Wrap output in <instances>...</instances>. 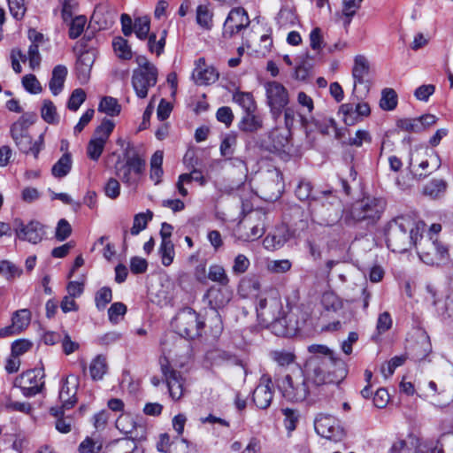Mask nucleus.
<instances>
[{
    "mask_svg": "<svg viewBox=\"0 0 453 453\" xmlns=\"http://www.w3.org/2000/svg\"><path fill=\"white\" fill-rule=\"evenodd\" d=\"M441 228H398L393 235L395 242H400L399 251L416 246L420 260L428 265H439L449 260L448 248L439 241Z\"/></svg>",
    "mask_w": 453,
    "mask_h": 453,
    "instance_id": "obj_1",
    "label": "nucleus"
},
{
    "mask_svg": "<svg viewBox=\"0 0 453 453\" xmlns=\"http://www.w3.org/2000/svg\"><path fill=\"white\" fill-rule=\"evenodd\" d=\"M311 357L305 362L304 377L312 385L337 384L346 374L344 362L323 344H311L307 348Z\"/></svg>",
    "mask_w": 453,
    "mask_h": 453,
    "instance_id": "obj_2",
    "label": "nucleus"
},
{
    "mask_svg": "<svg viewBox=\"0 0 453 453\" xmlns=\"http://www.w3.org/2000/svg\"><path fill=\"white\" fill-rule=\"evenodd\" d=\"M313 186L306 179H301L295 189V195L300 201H309L307 211L302 210L299 206H295L292 211L294 217L297 219L296 224L302 225H328L332 220V212L336 211L332 202L324 197L312 196Z\"/></svg>",
    "mask_w": 453,
    "mask_h": 453,
    "instance_id": "obj_3",
    "label": "nucleus"
},
{
    "mask_svg": "<svg viewBox=\"0 0 453 453\" xmlns=\"http://www.w3.org/2000/svg\"><path fill=\"white\" fill-rule=\"evenodd\" d=\"M259 321L266 326H272L277 334L290 335L299 331L304 321L293 320L294 314H286L280 297L276 292L261 296L256 305Z\"/></svg>",
    "mask_w": 453,
    "mask_h": 453,
    "instance_id": "obj_4",
    "label": "nucleus"
},
{
    "mask_svg": "<svg viewBox=\"0 0 453 453\" xmlns=\"http://www.w3.org/2000/svg\"><path fill=\"white\" fill-rule=\"evenodd\" d=\"M145 166V160L134 153L127 157L125 163H118L115 172L127 187L135 189L143 177Z\"/></svg>",
    "mask_w": 453,
    "mask_h": 453,
    "instance_id": "obj_5",
    "label": "nucleus"
},
{
    "mask_svg": "<svg viewBox=\"0 0 453 453\" xmlns=\"http://www.w3.org/2000/svg\"><path fill=\"white\" fill-rule=\"evenodd\" d=\"M178 334L183 338L194 339L201 334L203 321L191 308H184L180 311L172 322Z\"/></svg>",
    "mask_w": 453,
    "mask_h": 453,
    "instance_id": "obj_6",
    "label": "nucleus"
},
{
    "mask_svg": "<svg viewBox=\"0 0 453 453\" xmlns=\"http://www.w3.org/2000/svg\"><path fill=\"white\" fill-rule=\"evenodd\" d=\"M278 387L286 399L294 402L305 400L310 393L309 381L301 370L295 377L287 374L279 381Z\"/></svg>",
    "mask_w": 453,
    "mask_h": 453,
    "instance_id": "obj_7",
    "label": "nucleus"
},
{
    "mask_svg": "<svg viewBox=\"0 0 453 453\" xmlns=\"http://www.w3.org/2000/svg\"><path fill=\"white\" fill-rule=\"evenodd\" d=\"M160 369L170 396L173 400H180L187 391L186 378L180 371L173 368L166 358L160 360Z\"/></svg>",
    "mask_w": 453,
    "mask_h": 453,
    "instance_id": "obj_8",
    "label": "nucleus"
},
{
    "mask_svg": "<svg viewBox=\"0 0 453 453\" xmlns=\"http://www.w3.org/2000/svg\"><path fill=\"white\" fill-rule=\"evenodd\" d=\"M44 371L42 368L27 370L16 377L14 386L20 388L24 396H35L39 394L44 387Z\"/></svg>",
    "mask_w": 453,
    "mask_h": 453,
    "instance_id": "obj_9",
    "label": "nucleus"
},
{
    "mask_svg": "<svg viewBox=\"0 0 453 453\" xmlns=\"http://www.w3.org/2000/svg\"><path fill=\"white\" fill-rule=\"evenodd\" d=\"M265 89L270 112L273 118L277 119L289 102L288 92L282 84L277 81L266 82Z\"/></svg>",
    "mask_w": 453,
    "mask_h": 453,
    "instance_id": "obj_10",
    "label": "nucleus"
},
{
    "mask_svg": "<svg viewBox=\"0 0 453 453\" xmlns=\"http://www.w3.org/2000/svg\"><path fill=\"white\" fill-rule=\"evenodd\" d=\"M386 203L381 198H367L352 210V218L356 222L367 220V225L374 224L385 210Z\"/></svg>",
    "mask_w": 453,
    "mask_h": 453,
    "instance_id": "obj_11",
    "label": "nucleus"
},
{
    "mask_svg": "<svg viewBox=\"0 0 453 453\" xmlns=\"http://www.w3.org/2000/svg\"><path fill=\"white\" fill-rule=\"evenodd\" d=\"M79 386V378L76 375H68L63 382L59 391L60 407H52L50 410L51 415L58 417L64 414V409H71L76 403V393Z\"/></svg>",
    "mask_w": 453,
    "mask_h": 453,
    "instance_id": "obj_12",
    "label": "nucleus"
},
{
    "mask_svg": "<svg viewBox=\"0 0 453 453\" xmlns=\"http://www.w3.org/2000/svg\"><path fill=\"white\" fill-rule=\"evenodd\" d=\"M249 24L250 19L244 9L234 8L231 10L223 26V37L226 39L233 38L245 29Z\"/></svg>",
    "mask_w": 453,
    "mask_h": 453,
    "instance_id": "obj_13",
    "label": "nucleus"
},
{
    "mask_svg": "<svg viewBox=\"0 0 453 453\" xmlns=\"http://www.w3.org/2000/svg\"><path fill=\"white\" fill-rule=\"evenodd\" d=\"M283 184L280 173L278 171L270 172L268 177L259 188L260 196L265 201L278 200L282 193Z\"/></svg>",
    "mask_w": 453,
    "mask_h": 453,
    "instance_id": "obj_14",
    "label": "nucleus"
},
{
    "mask_svg": "<svg viewBox=\"0 0 453 453\" xmlns=\"http://www.w3.org/2000/svg\"><path fill=\"white\" fill-rule=\"evenodd\" d=\"M273 383L269 375L264 374L260 379V383L253 391L252 399L257 408L267 409L273 400Z\"/></svg>",
    "mask_w": 453,
    "mask_h": 453,
    "instance_id": "obj_15",
    "label": "nucleus"
},
{
    "mask_svg": "<svg viewBox=\"0 0 453 453\" xmlns=\"http://www.w3.org/2000/svg\"><path fill=\"white\" fill-rule=\"evenodd\" d=\"M314 428L319 435L329 440H338L342 432L336 419L326 414H319L314 420Z\"/></svg>",
    "mask_w": 453,
    "mask_h": 453,
    "instance_id": "obj_16",
    "label": "nucleus"
},
{
    "mask_svg": "<svg viewBox=\"0 0 453 453\" xmlns=\"http://www.w3.org/2000/svg\"><path fill=\"white\" fill-rule=\"evenodd\" d=\"M157 72H134L132 76V86L139 98H145L150 88L157 84Z\"/></svg>",
    "mask_w": 453,
    "mask_h": 453,
    "instance_id": "obj_17",
    "label": "nucleus"
},
{
    "mask_svg": "<svg viewBox=\"0 0 453 453\" xmlns=\"http://www.w3.org/2000/svg\"><path fill=\"white\" fill-rule=\"evenodd\" d=\"M116 427L134 442L145 438V428L142 425H137L129 415H120L116 420Z\"/></svg>",
    "mask_w": 453,
    "mask_h": 453,
    "instance_id": "obj_18",
    "label": "nucleus"
},
{
    "mask_svg": "<svg viewBox=\"0 0 453 453\" xmlns=\"http://www.w3.org/2000/svg\"><path fill=\"white\" fill-rule=\"evenodd\" d=\"M339 112L343 116V121L348 126L356 124L363 117L370 114V106L367 103L360 102L356 105L354 104H343L341 105Z\"/></svg>",
    "mask_w": 453,
    "mask_h": 453,
    "instance_id": "obj_19",
    "label": "nucleus"
},
{
    "mask_svg": "<svg viewBox=\"0 0 453 453\" xmlns=\"http://www.w3.org/2000/svg\"><path fill=\"white\" fill-rule=\"evenodd\" d=\"M95 59L96 55L92 50H85L78 57L75 70L77 78L81 84H85L88 81Z\"/></svg>",
    "mask_w": 453,
    "mask_h": 453,
    "instance_id": "obj_20",
    "label": "nucleus"
},
{
    "mask_svg": "<svg viewBox=\"0 0 453 453\" xmlns=\"http://www.w3.org/2000/svg\"><path fill=\"white\" fill-rule=\"evenodd\" d=\"M35 120L36 114L33 112H27L19 117L10 128V134L13 142L30 135L29 128Z\"/></svg>",
    "mask_w": 453,
    "mask_h": 453,
    "instance_id": "obj_21",
    "label": "nucleus"
},
{
    "mask_svg": "<svg viewBox=\"0 0 453 453\" xmlns=\"http://www.w3.org/2000/svg\"><path fill=\"white\" fill-rule=\"evenodd\" d=\"M204 298L208 300L211 308L218 314L217 310L223 308L230 301L231 293L226 287L212 286L207 290Z\"/></svg>",
    "mask_w": 453,
    "mask_h": 453,
    "instance_id": "obj_22",
    "label": "nucleus"
},
{
    "mask_svg": "<svg viewBox=\"0 0 453 453\" xmlns=\"http://www.w3.org/2000/svg\"><path fill=\"white\" fill-rule=\"evenodd\" d=\"M441 158L434 152L426 153V157L422 159L418 165V168L414 173L416 180H423L437 171L441 167Z\"/></svg>",
    "mask_w": 453,
    "mask_h": 453,
    "instance_id": "obj_23",
    "label": "nucleus"
},
{
    "mask_svg": "<svg viewBox=\"0 0 453 453\" xmlns=\"http://www.w3.org/2000/svg\"><path fill=\"white\" fill-rule=\"evenodd\" d=\"M12 230L15 231V234L19 240L27 241L33 244L41 242L43 235V228H0V236H11Z\"/></svg>",
    "mask_w": 453,
    "mask_h": 453,
    "instance_id": "obj_24",
    "label": "nucleus"
},
{
    "mask_svg": "<svg viewBox=\"0 0 453 453\" xmlns=\"http://www.w3.org/2000/svg\"><path fill=\"white\" fill-rule=\"evenodd\" d=\"M171 228H161L160 235L162 238V242L159 247V255L161 257L162 265L165 266H169L174 258V245L170 240L171 237Z\"/></svg>",
    "mask_w": 453,
    "mask_h": 453,
    "instance_id": "obj_25",
    "label": "nucleus"
},
{
    "mask_svg": "<svg viewBox=\"0 0 453 453\" xmlns=\"http://www.w3.org/2000/svg\"><path fill=\"white\" fill-rule=\"evenodd\" d=\"M196 68L193 71L192 76L195 81L199 85L209 84L214 82L218 78V73L212 67L205 66L204 58H199L196 62Z\"/></svg>",
    "mask_w": 453,
    "mask_h": 453,
    "instance_id": "obj_26",
    "label": "nucleus"
},
{
    "mask_svg": "<svg viewBox=\"0 0 453 453\" xmlns=\"http://www.w3.org/2000/svg\"><path fill=\"white\" fill-rule=\"evenodd\" d=\"M271 143L266 145L269 150L287 152L289 150V130L273 129L269 134Z\"/></svg>",
    "mask_w": 453,
    "mask_h": 453,
    "instance_id": "obj_27",
    "label": "nucleus"
},
{
    "mask_svg": "<svg viewBox=\"0 0 453 453\" xmlns=\"http://www.w3.org/2000/svg\"><path fill=\"white\" fill-rule=\"evenodd\" d=\"M290 234L288 228H274L263 241L266 250H278L289 239Z\"/></svg>",
    "mask_w": 453,
    "mask_h": 453,
    "instance_id": "obj_28",
    "label": "nucleus"
},
{
    "mask_svg": "<svg viewBox=\"0 0 453 453\" xmlns=\"http://www.w3.org/2000/svg\"><path fill=\"white\" fill-rule=\"evenodd\" d=\"M263 118L255 111L245 112L242 117L238 127L245 133H256L263 128Z\"/></svg>",
    "mask_w": 453,
    "mask_h": 453,
    "instance_id": "obj_29",
    "label": "nucleus"
},
{
    "mask_svg": "<svg viewBox=\"0 0 453 453\" xmlns=\"http://www.w3.org/2000/svg\"><path fill=\"white\" fill-rule=\"evenodd\" d=\"M14 143L21 152L26 154L32 153L37 158L43 147V134H40L35 142H33L31 135H28L14 141Z\"/></svg>",
    "mask_w": 453,
    "mask_h": 453,
    "instance_id": "obj_30",
    "label": "nucleus"
},
{
    "mask_svg": "<svg viewBox=\"0 0 453 453\" xmlns=\"http://www.w3.org/2000/svg\"><path fill=\"white\" fill-rule=\"evenodd\" d=\"M370 70V65L367 58L363 55H358L355 58L354 66L352 69V76L354 78V88L356 91L357 84H363L365 77L368 75Z\"/></svg>",
    "mask_w": 453,
    "mask_h": 453,
    "instance_id": "obj_31",
    "label": "nucleus"
},
{
    "mask_svg": "<svg viewBox=\"0 0 453 453\" xmlns=\"http://www.w3.org/2000/svg\"><path fill=\"white\" fill-rule=\"evenodd\" d=\"M67 73V68L63 65H58L53 68L49 82V88L53 96H58L63 90Z\"/></svg>",
    "mask_w": 453,
    "mask_h": 453,
    "instance_id": "obj_32",
    "label": "nucleus"
},
{
    "mask_svg": "<svg viewBox=\"0 0 453 453\" xmlns=\"http://www.w3.org/2000/svg\"><path fill=\"white\" fill-rule=\"evenodd\" d=\"M261 289V283L257 277L252 276L249 278H245L242 280L239 287V293L244 297L254 296L259 297L261 296H265V294L259 295Z\"/></svg>",
    "mask_w": 453,
    "mask_h": 453,
    "instance_id": "obj_33",
    "label": "nucleus"
},
{
    "mask_svg": "<svg viewBox=\"0 0 453 453\" xmlns=\"http://www.w3.org/2000/svg\"><path fill=\"white\" fill-rule=\"evenodd\" d=\"M73 165L72 156L69 152L64 153L61 157L53 165L51 173L55 178H64L71 171Z\"/></svg>",
    "mask_w": 453,
    "mask_h": 453,
    "instance_id": "obj_34",
    "label": "nucleus"
},
{
    "mask_svg": "<svg viewBox=\"0 0 453 453\" xmlns=\"http://www.w3.org/2000/svg\"><path fill=\"white\" fill-rule=\"evenodd\" d=\"M163 157V151L157 150L150 158V178L152 181H154L156 185L161 182V179L164 173L162 168Z\"/></svg>",
    "mask_w": 453,
    "mask_h": 453,
    "instance_id": "obj_35",
    "label": "nucleus"
},
{
    "mask_svg": "<svg viewBox=\"0 0 453 453\" xmlns=\"http://www.w3.org/2000/svg\"><path fill=\"white\" fill-rule=\"evenodd\" d=\"M447 189V182L441 179H433L423 188V194L433 199L441 197Z\"/></svg>",
    "mask_w": 453,
    "mask_h": 453,
    "instance_id": "obj_36",
    "label": "nucleus"
},
{
    "mask_svg": "<svg viewBox=\"0 0 453 453\" xmlns=\"http://www.w3.org/2000/svg\"><path fill=\"white\" fill-rule=\"evenodd\" d=\"M265 234V228H233L232 235L238 242H253Z\"/></svg>",
    "mask_w": 453,
    "mask_h": 453,
    "instance_id": "obj_37",
    "label": "nucleus"
},
{
    "mask_svg": "<svg viewBox=\"0 0 453 453\" xmlns=\"http://www.w3.org/2000/svg\"><path fill=\"white\" fill-rule=\"evenodd\" d=\"M276 22L280 27L288 29L297 24V16L291 8L283 7L276 17Z\"/></svg>",
    "mask_w": 453,
    "mask_h": 453,
    "instance_id": "obj_38",
    "label": "nucleus"
},
{
    "mask_svg": "<svg viewBox=\"0 0 453 453\" xmlns=\"http://www.w3.org/2000/svg\"><path fill=\"white\" fill-rule=\"evenodd\" d=\"M31 322V311L28 309H21L13 312L12 323L18 334L24 331Z\"/></svg>",
    "mask_w": 453,
    "mask_h": 453,
    "instance_id": "obj_39",
    "label": "nucleus"
},
{
    "mask_svg": "<svg viewBox=\"0 0 453 453\" xmlns=\"http://www.w3.org/2000/svg\"><path fill=\"white\" fill-rule=\"evenodd\" d=\"M107 369L106 357L102 355H98L92 360L89 365L91 378L95 380H102L104 375L106 373Z\"/></svg>",
    "mask_w": 453,
    "mask_h": 453,
    "instance_id": "obj_40",
    "label": "nucleus"
},
{
    "mask_svg": "<svg viewBox=\"0 0 453 453\" xmlns=\"http://www.w3.org/2000/svg\"><path fill=\"white\" fill-rule=\"evenodd\" d=\"M364 0H342V16L344 27H348L352 18L356 15L357 12L361 7Z\"/></svg>",
    "mask_w": 453,
    "mask_h": 453,
    "instance_id": "obj_41",
    "label": "nucleus"
},
{
    "mask_svg": "<svg viewBox=\"0 0 453 453\" xmlns=\"http://www.w3.org/2000/svg\"><path fill=\"white\" fill-rule=\"evenodd\" d=\"M98 111L104 112L108 116L114 117L119 114L121 106L116 98L104 96L99 103Z\"/></svg>",
    "mask_w": 453,
    "mask_h": 453,
    "instance_id": "obj_42",
    "label": "nucleus"
},
{
    "mask_svg": "<svg viewBox=\"0 0 453 453\" xmlns=\"http://www.w3.org/2000/svg\"><path fill=\"white\" fill-rule=\"evenodd\" d=\"M41 116L42 119L49 124H58L59 122L57 107L53 102L49 99H45L42 102Z\"/></svg>",
    "mask_w": 453,
    "mask_h": 453,
    "instance_id": "obj_43",
    "label": "nucleus"
},
{
    "mask_svg": "<svg viewBox=\"0 0 453 453\" xmlns=\"http://www.w3.org/2000/svg\"><path fill=\"white\" fill-rule=\"evenodd\" d=\"M208 280L218 283L220 287H226L229 282V278L223 266L216 264L210 265Z\"/></svg>",
    "mask_w": 453,
    "mask_h": 453,
    "instance_id": "obj_44",
    "label": "nucleus"
},
{
    "mask_svg": "<svg viewBox=\"0 0 453 453\" xmlns=\"http://www.w3.org/2000/svg\"><path fill=\"white\" fill-rule=\"evenodd\" d=\"M166 34V30H163L158 40H157L155 33H151L147 36L146 39H148V50L150 52L154 53L157 56H160L163 53L165 45Z\"/></svg>",
    "mask_w": 453,
    "mask_h": 453,
    "instance_id": "obj_45",
    "label": "nucleus"
},
{
    "mask_svg": "<svg viewBox=\"0 0 453 453\" xmlns=\"http://www.w3.org/2000/svg\"><path fill=\"white\" fill-rule=\"evenodd\" d=\"M113 50L117 57L123 60H129L133 57V52L128 42L122 37H116L112 42Z\"/></svg>",
    "mask_w": 453,
    "mask_h": 453,
    "instance_id": "obj_46",
    "label": "nucleus"
},
{
    "mask_svg": "<svg viewBox=\"0 0 453 453\" xmlns=\"http://www.w3.org/2000/svg\"><path fill=\"white\" fill-rule=\"evenodd\" d=\"M233 99L244 110L245 112L256 111L257 104L250 93L236 92L234 95Z\"/></svg>",
    "mask_w": 453,
    "mask_h": 453,
    "instance_id": "obj_47",
    "label": "nucleus"
},
{
    "mask_svg": "<svg viewBox=\"0 0 453 453\" xmlns=\"http://www.w3.org/2000/svg\"><path fill=\"white\" fill-rule=\"evenodd\" d=\"M137 444L132 439H119L110 445L111 453H134Z\"/></svg>",
    "mask_w": 453,
    "mask_h": 453,
    "instance_id": "obj_48",
    "label": "nucleus"
},
{
    "mask_svg": "<svg viewBox=\"0 0 453 453\" xmlns=\"http://www.w3.org/2000/svg\"><path fill=\"white\" fill-rule=\"evenodd\" d=\"M150 19L147 16L135 18L134 20V30L135 35L140 40H145L150 35Z\"/></svg>",
    "mask_w": 453,
    "mask_h": 453,
    "instance_id": "obj_49",
    "label": "nucleus"
},
{
    "mask_svg": "<svg viewBox=\"0 0 453 453\" xmlns=\"http://www.w3.org/2000/svg\"><path fill=\"white\" fill-rule=\"evenodd\" d=\"M397 105V95L393 88H384L381 92L380 106L384 111H392Z\"/></svg>",
    "mask_w": 453,
    "mask_h": 453,
    "instance_id": "obj_50",
    "label": "nucleus"
},
{
    "mask_svg": "<svg viewBox=\"0 0 453 453\" xmlns=\"http://www.w3.org/2000/svg\"><path fill=\"white\" fill-rule=\"evenodd\" d=\"M103 442L98 438L86 437L79 445V453H100Z\"/></svg>",
    "mask_w": 453,
    "mask_h": 453,
    "instance_id": "obj_51",
    "label": "nucleus"
},
{
    "mask_svg": "<svg viewBox=\"0 0 453 453\" xmlns=\"http://www.w3.org/2000/svg\"><path fill=\"white\" fill-rule=\"evenodd\" d=\"M22 270L9 260L0 261V274L7 280H12L21 275Z\"/></svg>",
    "mask_w": 453,
    "mask_h": 453,
    "instance_id": "obj_52",
    "label": "nucleus"
},
{
    "mask_svg": "<svg viewBox=\"0 0 453 453\" xmlns=\"http://www.w3.org/2000/svg\"><path fill=\"white\" fill-rule=\"evenodd\" d=\"M105 143L104 140L93 136L87 147L88 157L91 160L97 161L104 151Z\"/></svg>",
    "mask_w": 453,
    "mask_h": 453,
    "instance_id": "obj_53",
    "label": "nucleus"
},
{
    "mask_svg": "<svg viewBox=\"0 0 453 453\" xmlns=\"http://www.w3.org/2000/svg\"><path fill=\"white\" fill-rule=\"evenodd\" d=\"M196 22L205 29H211L212 27V13L207 5L201 4L197 7Z\"/></svg>",
    "mask_w": 453,
    "mask_h": 453,
    "instance_id": "obj_54",
    "label": "nucleus"
},
{
    "mask_svg": "<svg viewBox=\"0 0 453 453\" xmlns=\"http://www.w3.org/2000/svg\"><path fill=\"white\" fill-rule=\"evenodd\" d=\"M418 223L416 214L412 211H408L395 217L390 221L389 226H392L393 225L396 226H419Z\"/></svg>",
    "mask_w": 453,
    "mask_h": 453,
    "instance_id": "obj_55",
    "label": "nucleus"
},
{
    "mask_svg": "<svg viewBox=\"0 0 453 453\" xmlns=\"http://www.w3.org/2000/svg\"><path fill=\"white\" fill-rule=\"evenodd\" d=\"M321 303L326 311H332L334 312L343 308L342 300L332 292L323 294Z\"/></svg>",
    "mask_w": 453,
    "mask_h": 453,
    "instance_id": "obj_56",
    "label": "nucleus"
},
{
    "mask_svg": "<svg viewBox=\"0 0 453 453\" xmlns=\"http://www.w3.org/2000/svg\"><path fill=\"white\" fill-rule=\"evenodd\" d=\"M87 18L83 15L76 16L70 22L68 35L71 39L78 38L84 31Z\"/></svg>",
    "mask_w": 453,
    "mask_h": 453,
    "instance_id": "obj_57",
    "label": "nucleus"
},
{
    "mask_svg": "<svg viewBox=\"0 0 453 453\" xmlns=\"http://www.w3.org/2000/svg\"><path fill=\"white\" fill-rule=\"evenodd\" d=\"M86 96V93L82 88H75L67 101V108L72 111H77L85 102Z\"/></svg>",
    "mask_w": 453,
    "mask_h": 453,
    "instance_id": "obj_58",
    "label": "nucleus"
},
{
    "mask_svg": "<svg viewBox=\"0 0 453 453\" xmlns=\"http://www.w3.org/2000/svg\"><path fill=\"white\" fill-rule=\"evenodd\" d=\"M112 299L111 289L108 287H103L100 288L95 297L96 306L99 311L104 310Z\"/></svg>",
    "mask_w": 453,
    "mask_h": 453,
    "instance_id": "obj_59",
    "label": "nucleus"
},
{
    "mask_svg": "<svg viewBox=\"0 0 453 453\" xmlns=\"http://www.w3.org/2000/svg\"><path fill=\"white\" fill-rule=\"evenodd\" d=\"M126 312L127 306L123 303H114L108 310L109 320L113 324H117L124 317Z\"/></svg>",
    "mask_w": 453,
    "mask_h": 453,
    "instance_id": "obj_60",
    "label": "nucleus"
},
{
    "mask_svg": "<svg viewBox=\"0 0 453 453\" xmlns=\"http://www.w3.org/2000/svg\"><path fill=\"white\" fill-rule=\"evenodd\" d=\"M292 264L288 259L271 260L266 265V269L272 273H284L291 269Z\"/></svg>",
    "mask_w": 453,
    "mask_h": 453,
    "instance_id": "obj_61",
    "label": "nucleus"
},
{
    "mask_svg": "<svg viewBox=\"0 0 453 453\" xmlns=\"http://www.w3.org/2000/svg\"><path fill=\"white\" fill-rule=\"evenodd\" d=\"M237 143L235 134H228L220 143V153L224 157H231L234 154V147Z\"/></svg>",
    "mask_w": 453,
    "mask_h": 453,
    "instance_id": "obj_62",
    "label": "nucleus"
},
{
    "mask_svg": "<svg viewBox=\"0 0 453 453\" xmlns=\"http://www.w3.org/2000/svg\"><path fill=\"white\" fill-rule=\"evenodd\" d=\"M114 126L113 121L104 119L101 125L96 127L94 137L102 139L106 142L110 134L113 131Z\"/></svg>",
    "mask_w": 453,
    "mask_h": 453,
    "instance_id": "obj_63",
    "label": "nucleus"
},
{
    "mask_svg": "<svg viewBox=\"0 0 453 453\" xmlns=\"http://www.w3.org/2000/svg\"><path fill=\"white\" fill-rule=\"evenodd\" d=\"M8 6L12 16L15 19L20 20L23 19L27 11L25 0H8Z\"/></svg>",
    "mask_w": 453,
    "mask_h": 453,
    "instance_id": "obj_64",
    "label": "nucleus"
}]
</instances>
